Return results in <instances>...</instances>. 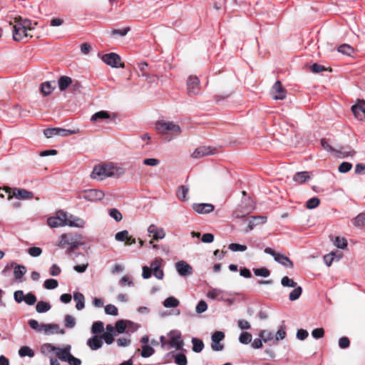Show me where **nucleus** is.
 <instances>
[{"label": "nucleus", "instance_id": "nucleus-18", "mask_svg": "<svg viewBox=\"0 0 365 365\" xmlns=\"http://www.w3.org/2000/svg\"><path fill=\"white\" fill-rule=\"evenodd\" d=\"M215 150V148L210 146H200L193 151L191 156L193 158H200L206 155H213Z\"/></svg>", "mask_w": 365, "mask_h": 365}, {"label": "nucleus", "instance_id": "nucleus-59", "mask_svg": "<svg viewBox=\"0 0 365 365\" xmlns=\"http://www.w3.org/2000/svg\"><path fill=\"white\" fill-rule=\"evenodd\" d=\"M36 296L32 293H28L25 295L24 301L28 304V305H34L36 302Z\"/></svg>", "mask_w": 365, "mask_h": 365}, {"label": "nucleus", "instance_id": "nucleus-51", "mask_svg": "<svg viewBox=\"0 0 365 365\" xmlns=\"http://www.w3.org/2000/svg\"><path fill=\"white\" fill-rule=\"evenodd\" d=\"M129 232L128 230H123L118 232L115 235V240L118 242H125L128 238Z\"/></svg>", "mask_w": 365, "mask_h": 365}, {"label": "nucleus", "instance_id": "nucleus-34", "mask_svg": "<svg viewBox=\"0 0 365 365\" xmlns=\"http://www.w3.org/2000/svg\"><path fill=\"white\" fill-rule=\"evenodd\" d=\"M104 331V324L102 322L98 321L93 324L91 327V332L94 335H97L98 334H101Z\"/></svg>", "mask_w": 365, "mask_h": 365}, {"label": "nucleus", "instance_id": "nucleus-26", "mask_svg": "<svg viewBox=\"0 0 365 365\" xmlns=\"http://www.w3.org/2000/svg\"><path fill=\"white\" fill-rule=\"evenodd\" d=\"M310 175L308 172L303 171L297 173L293 176V180L298 184H302L310 179Z\"/></svg>", "mask_w": 365, "mask_h": 365}, {"label": "nucleus", "instance_id": "nucleus-37", "mask_svg": "<svg viewBox=\"0 0 365 365\" xmlns=\"http://www.w3.org/2000/svg\"><path fill=\"white\" fill-rule=\"evenodd\" d=\"M78 133H79L78 129L67 130V129H64V128H58L57 136L66 137V136H69L71 135L76 134Z\"/></svg>", "mask_w": 365, "mask_h": 365}, {"label": "nucleus", "instance_id": "nucleus-5", "mask_svg": "<svg viewBox=\"0 0 365 365\" xmlns=\"http://www.w3.org/2000/svg\"><path fill=\"white\" fill-rule=\"evenodd\" d=\"M155 129L162 134H171L175 136L180 135L181 129L178 124L170 121H158L155 124Z\"/></svg>", "mask_w": 365, "mask_h": 365}, {"label": "nucleus", "instance_id": "nucleus-32", "mask_svg": "<svg viewBox=\"0 0 365 365\" xmlns=\"http://www.w3.org/2000/svg\"><path fill=\"white\" fill-rule=\"evenodd\" d=\"M192 351L195 353H200L204 348V343L201 339L197 338H192Z\"/></svg>", "mask_w": 365, "mask_h": 365}, {"label": "nucleus", "instance_id": "nucleus-64", "mask_svg": "<svg viewBox=\"0 0 365 365\" xmlns=\"http://www.w3.org/2000/svg\"><path fill=\"white\" fill-rule=\"evenodd\" d=\"M339 346L341 349H347L350 346V341L346 336H343L339 339Z\"/></svg>", "mask_w": 365, "mask_h": 365}, {"label": "nucleus", "instance_id": "nucleus-60", "mask_svg": "<svg viewBox=\"0 0 365 365\" xmlns=\"http://www.w3.org/2000/svg\"><path fill=\"white\" fill-rule=\"evenodd\" d=\"M105 312L108 315L117 316L118 309L113 304H108L105 307Z\"/></svg>", "mask_w": 365, "mask_h": 365}, {"label": "nucleus", "instance_id": "nucleus-31", "mask_svg": "<svg viewBox=\"0 0 365 365\" xmlns=\"http://www.w3.org/2000/svg\"><path fill=\"white\" fill-rule=\"evenodd\" d=\"M180 302L174 297H169L163 302V305L166 308H174L179 305Z\"/></svg>", "mask_w": 365, "mask_h": 365}, {"label": "nucleus", "instance_id": "nucleus-10", "mask_svg": "<svg viewBox=\"0 0 365 365\" xmlns=\"http://www.w3.org/2000/svg\"><path fill=\"white\" fill-rule=\"evenodd\" d=\"M224 338L225 334L221 331H216L212 334L211 336V348L213 351H219L223 349L224 346L220 344V341H222Z\"/></svg>", "mask_w": 365, "mask_h": 365}, {"label": "nucleus", "instance_id": "nucleus-40", "mask_svg": "<svg viewBox=\"0 0 365 365\" xmlns=\"http://www.w3.org/2000/svg\"><path fill=\"white\" fill-rule=\"evenodd\" d=\"M259 337L265 343L273 339V334L268 330H262L259 333Z\"/></svg>", "mask_w": 365, "mask_h": 365}, {"label": "nucleus", "instance_id": "nucleus-29", "mask_svg": "<svg viewBox=\"0 0 365 365\" xmlns=\"http://www.w3.org/2000/svg\"><path fill=\"white\" fill-rule=\"evenodd\" d=\"M110 118V115L107 111L105 110H101L96 113H94L91 118V120L93 122H98L103 119H108Z\"/></svg>", "mask_w": 365, "mask_h": 365}, {"label": "nucleus", "instance_id": "nucleus-21", "mask_svg": "<svg viewBox=\"0 0 365 365\" xmlns=\"http://www.w3.org/2000/svg\"><path fill=\"white\" fill-rule=\"evenodd\" d=\"M85 225V222L83 219L73 216L72 215H68L67 214V223L66 225L70 227H75L82 228Z\"/></svg>", "mask_w": 365, "mask_h": 365}, {"label": "nucleus", "instance_id": "nucleus-54", "mask_svg": "<svg viewBox=\"0 0 365 365\" xmlns=\"http://www.w3.org/2000/svg\"><path fill=\"white\" fill-rule=\"evenodd\" d=\"M175 362L178 365H186L187 363V358L184 354H177L175 356Z\"/></svg>", "mask_w": 365, "mask_h": 365}, {"label": "nucleus", "instance_id": "nucleus-15", "mask_svg": "<svg viewBox=\"0 0 365 365\" xmlns=\"http://www.w3.org/2000/svg\"><path fill=\"white\" fill-rule=\"evenodd\" d=\"M41 332L46 335H51L55 334H64L65 330L61 329L59 325L56 324H42Z\"/></svg>", "mask_w": 365, "mask_h": 365}, {"label": "nucleus", "instance_id": "nucleus-22", "mask_svg": "<svg viewBox=\"0 0 365 365\" xmlns=\"http://www.w3.org/2000/svg\"><path fill=\"white\" fill-rule=\"evenodd\" d=\"M103 344V342L101 336H98V335H94L87 341V345L91 350H97L101 348Z\"/></svg>", "mask_w": 365, "mask_h": 365}, {"label": "nucleus", "instance_id": "nucleus-57", "mask_svg": "<svg viewBox=\"0 0 365 365\" xmlns=\"http://www.w3.org/2000/svg\"><path fill=\"white\" fill-rule=\"evenodd\" d=\"M163 264V259L161 258H155L154 260L152 261L150 263L151 272L155 270H157L160 269L162 267Z\"/></svg>", "mask_w": 365, "mask_h": 365}, {"label": "nucleus", "instance_id": "nucleus-46", "mask_svg": "<svg viewBox=\"0 0 365 365\" xmlns=\"http://www.w3.org/2000/svg\"><path fill=\"white\" fill-rule=\"evenodd\" d=\"M64 324L67 328H73L76 326V320L74 317L68 314L66 315L64 317Z\"/></svg>", "mask_w": 365, "mask_h": 365}, {"label": "nucleus", "instance_id": "nucleus-6", "mask_svg": "<svg viewBox=\"0 0 365 365\" xmlns=\"http://www.w3.org/2000/svg\"><path fill=\"white\" fill-rule=\"evenodd\" d=\"M67 223V212L59 210L54 216L50 217L47 220V224L51 227H58L66 226Z\"/></svg>", "mask_w": 365, "mask_h": 365}, {"label": "nucleus", "instance_id": "nucleus-33", "mask_svg": "<svg viewBox=\"0 0 365 365\" xmlns=\"http://www.w3.org/2000/svg\"><path fill=\"white\" fill-rule=\"evenodd\" d=\"M294 289L289 293V299L290 301H295L299 298L302 293V289L300 286L296 285Z\"/></svg>", "mask_w": 365, "mask_h": 365}, {"label": "nucleus", "instance_id": "nucleus-63", "mask_svg": "<svg viewBox=\"0 0 365 365\" xmlns=\"http://www.w3.org/2000/svg\"><path fill=\"white\" fill-rule=\"evenodd\" d=\"M286 335L285 328L284 327H281L275 334V341H278L284 339L286 337Z\"/></svg>", "mask_w": 365, "mask_h": 365}, {"label": "nucleus", "instance_id": "nucleus-9", "mask_svg": "<svg viewBox=\"0 0 365 365\" xmlns=\"http://www.w3.org/2000/svg\"><path fill=\"white\" fill-rule=\"evenodd\" d=\"M105 195L101 190L91 189L83 191L82 198L87 201L94 202L101 200L104 197Z\"/></svg>", "mask_w": 365, "mask_h": 365}, {"label": "nucleus", "instance_id": "nucleus-49", "mask_svg": "<svg viewBox=\"0 0 365 365\" xmlns=\"http://www.w3.org/2000/svg\"><path fill=\"white\" fill-rule=\"evenodd\" d=\"M27 252L31 257H37L42 254V249L38 247H32L28 249Z\"/></svg>", "mask_w": 365, "mask_h": 365}, {"label": "nucleus", "instance_id": "nucleus-48", "mask_svg": "<svg viewBox=\"0 0 365 365\" xmlns=\"http://www.w3.org/2000/svg\"><path fill=\"white\" fill-rule=\"evenodd\" d=\"M335 153L338 154V157L348 158L349 156H354V155L355 154V151L351 149H345L343 150H336Z\"/></svg>", "mask_w": 365, "mask_h": 365}, {"label": "nucleus", "instance_id": "nucleus-2", "mask_svg": "<svg viewBox=\"0 0 365 365\" xmlns=\"http://www.w3.org/2000/svg\"><path fill=\"white\" fill-rule=\"evenodd\" d=\"M125 170L123 168L115 167L112 165H103L95 166L91 178L98 180H103L109 177H119L125 173Z\"/></svg>", "mask_w": 365, "mask_h": 365}, {"label": "nucleus", "instance_id": "nucleus-3", "mask_svg": "<svg viewBox=\"0 0 365 365\" xmlns=\"http://www.w3.org/2000/svg\"><path fill=\"white\" fill-rule=\"evenodd\" d=\"M81 240V235L64 233L61 235V240L57 245L63 248L66 247L70 251H73L79 247Z\"/></svg>", "mask_w": 365, "mask_h": 365}, {"label": "nucleus", "instance_id": "nucleus-28", "mask_svg": "<svg viewBox=\"0 0 365 365\" xmlns=\"http://www.w3.org/2000/svg\"><path fill=\"white\" fill-rule=\"evenodd\" d=\"M26 272V268L24 265L16 264L14 267V276L16 280H20Z\"/></svg>", "mask_w": 365, "mask_h": 365}, {"label": "nucleus", "instance_id": "nucleus-8", "mask_svg": "<svg viewBox=\"0 0 365 365\" xmlns=\"http://www.w3.org/2000/svg\"><path fill=\"white\" fill-rule=\"evenodd\" d=\"M101 59L105 63L113 68L124 66L123 64L120 63V56L115 53H110L105 54L101 57Z\"/></svg>", "mask_w": 365, "mask_h": 365}, {"label": "nucleus", "instance_id": "nucleus-42", "mask_svg": "<svg viewBox=\"0 0 365 365\" xmlns=\"http://www.w3.org/2000/svg\"><path fill=\"white\" fill-rule=\"evenodd\" d=\"M108 213L110 217L113 218L116 222H120L123 218L122 214L115 208L109 209Z\"/></svg>", "mask_w": 365, "mask_h": 365}, {"label": "nucleus", "instance_id": "nucleus-17", "mask_svg": "<svg viewBox=\"0 0 365 365\" xmlns=\"http://www.w3.org/2000/svg\"><path fill=\"white\" fill-rule=\"evenodd\" d=\"M266 222L267 217L265 216H252L248 220L247 227L244 231L248 232L252 230L257 225L264 224Z\"/></svg>", "mask_w": 365, "mask_h": 365}, {"label": "nucleus", "instance_id": "nucleus-45", "mask_svg": "<svg viewBox=\"0 0 365 365\" xmlns=\"http://www.w3.org/2000/svg\"><path fill=\"white\" fill-rule=\"evenodd\" d=\"M254 273L257 277H267L270 274V271L267 268L262 267L255 269Z\"/></svg>", "mask_w": 365, "mask_h": 365}, {"label": "nucleus", "instance_id": "nucleus-36", "mask_svg": "<svg viewBox=\"0 0 365 365\" xmlns=\"http://www.w3.org/2000/svg\"><path fill=\"white\" fill-rule=\"evenodd\" d=\"M19 354L21 357H24V356L33 357L34 356V352L29 346H22L21 348H20V349L19 350Z\"/></svg>", "mask_w": 365, "mask_h": 365}, {"label": "nucleus", "instance_id": "nucleus-4", "mask_svg": "<svg viewBox=\"0 0 365 365\" xmlns=\"http://www.w3.org/2000/svg\"><path fill=\"white\" fill-rule=\"evenodd\" d=\"M5 192L8 195V199L11 200L15 197L21 200H31L34 197V193L26 189L21 188H11L9 187H4L0 192Z\"/></svg>", "mask_w": 365, "mask_h": 365}, {"label": "nucleus", "instance_id": "nucleus-23", "mask_svg": "<svg viewBox=\"0 0 365 365\" xmlns=\"http://www.w3.org/2000/svg\"><path fill=\"white\" fill-rule=\"evenodd\" d=\"M71 347L70 345H67L66 347H64L63 349L58 348V349L56 352V356L61 361H67L68 359L71 355Z\"/></svg>", "mask_w": 365, "mask_h": 365}, {"label": "nucleus", "instance_id": "nucleus-19", "mask_svg": "<svg viewBox=\"0 0 365 365\" xmlns=\"http://www.w3.org/2000/svg\"><path fill=\"white\" fill-rule=\"evenodd\" d=\"M178 273L182 277L190 275L192 272V267L184 261H179L175 264Z\"/></svg>", "mask_w": 365, "mask_h": 365}, {"label": "nucleus", "instance_id": "nucleus-20", "mask_svg": "<svg viewBox=\"0 0 365 365\" xmlns=\"http://www.w3.org/2000/svg\"><path fill=\"white\" fill-rule=\"evenodd\" d=\"M193 210L199 214H207L214 210V205L210 203H195Z\"/></svg>", "mask_w": 365, "mask_h": 365}, {"label": "nucleus", "instance_id": "nucleus-58", "mask_svg": "<svg viewBox=\"0 0 365 365\" xmlns=\"http://www.w3.org/2000/svg\"><path fill=\"white\" fill-rule=\"evenodd\" d=\"M354 224L355 226H365V213L358 215L355 219Z\"/></svg>", "mask_w": 365, "mask_h": 365}, {"label": "nucleus", "instance_id": "nucleus-61", "mask_svg": "<svg viewBox=\"0 0 365 365\" xmlns=\"http://www.w3.org/2000/svg\"><path fill=\"white\" fill-rule=\"evenodd\" d=\"M43 135L50 138L58 135V128H47L43 130Z\"/></svg>", "mask_w": 365, "mask_h": 365}, {"label": "nucleus", "instance_id": "nucleus-14", "mask_svg": "<svg viewBox=\"0 0 365 365\" xmlns=\"http://www.w3.org/2000/svg\"><path fill=\"white\" fill-rule=\"evenodd\" d=\"M351 110L357 119L365 120V101L359 100L358 102L351 107Z\"/></svg>", "mask_w": 365, "mask_h": 365}, {"label": "nucleus", "instance_id": "nucleus-12", "mask_svg": "<svg viewBox=\"0 0 365 365\" xmlns=\"http://www.w3.org/2000/svg\"><path fill=\"white\" fill-rule=\"evenodd\" d=\"M149 236H152L153 240H159L165 237V231L162 227H158L155 225L151 224L147 229Z\"/></svg>", "mask_w": 365, "mask_h": 365}, {"label": "nucleus", "instance_id": "nucleus-27", "mask_svg": "<svg viewBox=\"0 0 365 365\" xmlns=\"http://www.w3.org/2000/svg\"><path fill=\"white\" fill-rule=\"evenodd\" d=\"M73 299L76 302V308L78 310H81L85 307V298L82 293L75 292L73 294Z\"/></svg>", "mask_w": 365, "mask_h": 365}, {"label": "nucleus", "instance_id": "nucleus-7", "mask_svg": "<svg viewBox=\"0 0 365 365\" xmlns=\"http://www.w3.org/2000/svg\"><path fill=\"white\" fill-rule=\"evenodd\" d=\"M264 251L266 254L272 255L276 262L281 264L284 267L287 268L293 267L292 262L287 256L279 252H276L271 247H266Z\"/></svg>", "mask_w": 365, "mask_h": 365}, {"label": "nucleus", "instance_id": "nucleus-56", "mask_svg": "<svg viewBox=\"0 0 365 365\" xmlns=\"http://www.w3.org/2000/svg\"><path fill=\"white\" fill-rule=\"evenodd\" d=\"M119 284L122 287H124V286L132 287L134 285L132 279L128 275H125L120 279V280L119 282Z\"/></svg>", "mask_w": 365, "mask_h": 365}, {"label": "nucleus", "instance_id": "nucleus-52", "mask_svg": "<svg viewBox=\"0 0 365 365\" xmlns=\"http://www.w3.org/2000/svg\"><path fill=\"white\" fill-rule=\"evenodd\" d=\"M58 285V281L54 279H48L44 282V287L47 289H53Z\"/></svg>", "mask_w": 365, "mask_h": 365}, {"label": "nucleus", "instance_id": "nucleus-24", "mask_svg": "<svg viewBox=\"0 0 365 365\" xmlns=\"http://www.w3.org/2000/svg\"><path fill=\"white\" fill-rule=\"evenodd\" d=\"M223 293V290L217 289V288H212L210 289L207 292V297L210 298L211 299H217V300H222V301H226L222 297V294Z\"/></svg>", "mask_w": 365, "mask_h": 365}, {"label": "nucleus", "instance_id": "nucleus-35", "mask_svg": "<svg viewBox=\"0 0 365 365\" xmlns=\"http://www.w3.org/2000/svg\"><path fill=\"white\" fill-rule=\"evenodd\" d=\"M189 189L185 185H182L178 188V196L181 201H187L188 200L187 195Z\"/></svg>", "mask_w": 365, "mask_h": 365}, {"label": "nucleus", "instance_id": "nucleus-13", "mask_svg": "<svg viewBox=\"0 0 365 365\" xmlns=\"http://www.w3.org/2000/svg\"><path fill=\"white\" fill-rule=\"evenodd\" d=\"M187 88L189 95H197L200 92V80L196 76H190L187 81Z\"/></svg>", "mask_w": 365, "mask_h": 365}, {"label": "nucleus", "instance_id": "nucleus-30", "mask_svg": "<svg viewBox=\"0 0 365 365\" xmlns=\"http://www.w3.org/2000/svg\"><path fill=\"white\" fill-rule=\"evenodd\" d=\"M51 308L50 304L44 301H39L36 306V310L38 313H45L49 311Z\"/></svg>", "mask_w": 365, "mask_h": 365}, {"label": "nucleus", "instance_id": "nucleus-25", "mask_svg": "<svg viewBox=\"0 0 365 365\" xmlns=\"http://www.w3.org/2000/svg\"><path fill=\"white\" fill-rule=\"evenodd\" d=\"M71 84H72V78L68 76H62L58 79V88L61 91H66Z\"/></svg>", "mask_w": 365, "mask_h": 365}, {"label": "nucleus", "instance_id": "nucleus-47", "mask_svg": "<svg viewBox=\"0 0 365 365\" xmlns=\"http://www.w3.org/2000/svg\"><path fill=\"white\" fill-rule=\"evenodd\" d=\"M229 249L232 252H245L247 247L246 245H240L237 243H231L229 245Z\"/></svg>", "mask_w": 365, "mask_h": 365}, {"label": "nucleus", "instance_id": "nucleus-43", "mask_svg": "<svg viewBox=\"0 0 365 365\" xmlns=\"http://www.w3.org/2000/svg\"><path fill=\"white\" fill-rule=\"evenodd\" d=\"M154 353V349L148 345H144L142 346L141 356L147 358L153 355Z\"/></svg>", "mask_w": 365, "mask_h": 365}, {"label": "nucleus", "instance_id": "nucleus-1", "mask_svg": "<svg viewBox=\"0 0 365 365\" xmlns=\"http://www.w3.org/2000/svg\"><path fill=\"white\" fill-rule=\"evenodd\" d=\"M13 24V38L16 41H24L31 37L30 31L34 29L33 23L30 19H24L21 16H17L14 19Z\"/></svg>", "mask_w": 365, "mask_h": 365}, {"label": "nucleus", "instance_id": "nucleus-44", "mask_svg": "<svg viewBox=\"0 0 365 365\" xmlns=\"http://www.w3.org/2000/svg\"><path fill=\"white\" fill-rule=\"evenodd\" d=\"M281 284L284 287H295L296 285H297V282H295L292 279H290L287 276L283 277L282 278Z\"/></svg>", "mask_w": 365, "mask_h": 365}, {"label": "nucleus", "instance_id": "nucleus-50", "mask_svg": "<svg viewBox=\"0 0 365 365\" xmlns=\"http://www.w3.org/2000/svg\"><path fill=\"white\" fill-rule=\"evenodd\" d=\"M319 203H320L319 199L318 197H314L310 198L307 202L306 207L307 209H314V208H316L317 207H318Z\"/></svg>", "mask_w": 365, "mask_h": 365}, {"label": "nucleus", "instance_id": "nucleus-55", "mask_svg": "<svg viewBox=\"0 0 365 365\" xmlns=\"http://www.w3.org/2000/svg\"><path fill=\"white\" fill-rule=\"evenodd\" d=\"M207 309V304L204 300H201L198 302L195 307V312L197 314H202Z\"/></svg>", "mask_w": 365, "mask_h": 365}, {"label": "nucleus", "instance_id": "nucleus-41", "mask_svg": "<svg viewBox=\"0 0 365 365\" xmlns=\"http://www.w3.org/2000/svg\"><path fill=\"white\" fill-rule=\"evenodd\" d=\"M252 334L249 332L245 331L242 332L239 337V341L240 343L243 344H248L252 341Z\"/></svg>", "mask_w": 365, "mask_h": 365}, {"label": "nucleus", "instance_id": "nucleus-39", "mask_svg": "<svg viewBox=\"0 0 365 365\" xmlns=\"http://www.w3.org/2000/svg\"><path fill=\"white\" fill-rule=\"evenodd\" d=\"M54 87L51 86L49 81L45 82L41 85V92L44 96H48L51 93Z\"/></svg>", "mask_w": 365, "mask_h": 365}, {"label": "nucleus", "instance_id": "nucleus-38", "mask_svg": "<svg viewBox=\"0 0 365 365\" xmlns=\"http://www.w3.org/2000/svg\"><path fill=\"white\" fill-rule=\"evenodd\" d=\"M338 51L347 56H351L354 53V48L348 44H342L338 47Z\"/></svg>", "mask_w": 365, "mask_h": 365}, {"label": "nucleus", "instance_id": "nucleus-11", "mask_svg": "<svg viewBox=\"0 0 365 365\" xmlns=\"http://www.w3.org/2000/svg\"><path fill=\"white\" fill-rule=\"evenodd\" d=\"M271 95L274 100H284L286 98L287 91L282 86L279 81L275 82L271 90Z\"/></svg>", "mask_w": 365, "mask_h": 365}, {"label": "nucleus", "instance_id": "nucleus-53", "mask_svg": "<svg viewBox=\"0 0 365 365\" xmlns=\"http://www.w3.org/2000/svg\"><path fill=\"white\" fill-rule=\"evenodd\" d=\"M334 244L336 247L339 249H344L347 246V242L345 238H341L339 237H335Z\"/></svg>", "mask_w": 365, "mask_h": 365}, {"label": "nucleus", "instance_id": "nucleus-16", "mask_svg": "<svg viewBox=\"0 0 365 365\" xmlns=\"http://www.w3.org/2000/svg\"><path fill=\"white\" fill-rule=\"evenodd\" d=\"M169 337L170 347L175 348L176 349H181L183 341L181 339L180 333L178 331H171L169 334Z\"/></svg>", "mask_w": 365, "mask_h": 365}, {"label": "nucleus", "instance_id": "nucleus-62", "mask_svg": "<svg viewBox=\"0 0 365 365\" xmlns=\"http://www.w3.org/2000/svg\"><path fill=\"white\" fill-rule=\"evenodd\" d=\"M352 168V165L348 162H343L339 166V171L341 173H345L349 172Z\"/></svg>", "mask_w": 365, "mask_h": 365}]
</instances>
